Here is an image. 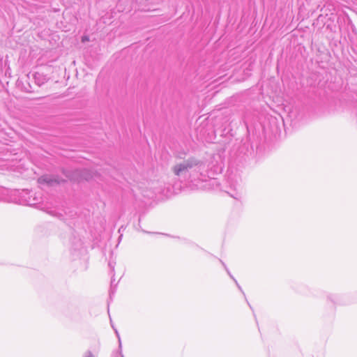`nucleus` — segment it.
Masks as SVG:
<instances>
[{"label": "nucleus", "instance_id": "obj_1", "mask_svg": "<svg viewBox=\"0 0 357 357\" xmlns=\"http://www.w3.org/2000/svg\"><path fill=\"white\" fill-rule=\"evenodd\" d=\"M195 165H197L195 162L186 160L182 164L175 165L173 168V171L176 175L179 176L181 173L188 170V169L192 167Z\"/></svg>", "mask_w": 357, "mask_h": 357}, {"label": "nucleus", "instance_id": "obj_2", "mask_svg": "<svg viewBox=\"0 0 357 357\" xmlns=\"http://www.w3.org/2000/svg\"><path fill=\"white\" fill-rule=\"evenodd\" d=\"M38 183L40 185H53L54 184H58L59 182L49 176H43L38 179Z\"/></svg>", "mask_w": 357, "mask_h": 357}, {"label": "nucleus", "instance_id": "obj_3", "mask_svg": "<svg viewBox=\"0 0 357 357\" xmlns=\"http://www.w3.org/2000/svg\"><path fill=\"white\" fill-rule=\"evenodd\" d=\"M89 40V38L87 36H84L82 38V42L84 43Z\"/></svg>", "mask_w": 357, "mask_h": 357}, {"label": "nucleus", "instance_id": "obj_4", "mask_svg": "<svg viewBox=\"0 0 357 357\" xmlns=\"http://www.w3.org/2000/svg\"><path fill=\"white\" fill-rule=\"evenodd\" d=\"M85 357H94L91 354L88 353L85 355Z\"/></svg>", "mask_w": 357, "mask_h": 357}]
</instances>
